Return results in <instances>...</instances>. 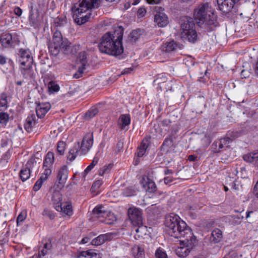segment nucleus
<instances>
[{
    "instance_id": "obj_30",
    "label": "nucleus",
    "mask_w": 258,
    "mask_h": 258,
    "mask_svg": "<svg viewBox=\"0 0 258 258\" xmlns=\"http://www.w3.org/2000/svg\"><path fill=\"white\" fill-rule=\"evenodd\" d=\"M143 179L146 182V184L143 185L145 190L150 192H153L156 191V185L154 181L149 178H147V180L144 178Z\"/></svg>"
},
{
    "instance_id": "obj_63",
    "label": "nucleus",
    "mask_w": 258,
    "mask_h": 258,
    "mask_svg": "<svg viewBox=\"0 0 258 258\" xmlns=\"http://www.w3.org/2000/svg\"><path fill=\"white\" fill-rule=\"evenodd\" d=\"M196 157L194 155H189L188 159L189 161H193L195 160Z\"/></svg>"
},
{
    "instance_id": "obj_42",
    "label": "nucleus",
    "mask_w": 258,
    "mask_h": 258,
    "mask_svg": "<svg viewBox=\"0 0 258 258\" xmlns=\"http://www.w3.org/2000/svg\"><path fill=\"white\" fill-rule=\"evenodd\" d=\"M98 113V109L96 107H93L86 113L85 117L87 119L94 117Z\"/></svg>"
},
{
    "instance_id": "obj_25",
    "label": "nucleus",
    "mask_w": 258,
    "mask_h": 258,
    "mask_svg": "<svg viewBox=\"0 0 258 258\" xmlns=\"http://www.w3.org/2000/svg\"><path fill=\"white\" fill-rule=\"evenodd\" d=\"M133 255L136 258H143L145 257L144 248L141 246L136 245L132 248Z\"/></svg>"
},
{
    "instance_id": "obj_32",
    "label": "nucleus",
    "mask_w": 258,
    "mask_h": 258,
    "mask_svg": "<svg viewBox=\"0 0 258 258\" xmlns=\"http://www.w3.org/2000/svg\"><path fill=\"white\" fill-rule=\"evenodd\" d=\"M96 251L97 250L95 249H89L87 251H83L80 252L79 257H88L89 258H92L93 257H100L99 253H97Z\"/></svg>"
},
{
    "instance_id": "obj_33",
    "label": "nucleus",
    "mask_w": 258,
    "mask_h": 258,
    "mask_svg": "<svg viewBox=\"0 0 258 258\" xmlns=\"http://www.w3.org/2000/svg\"><path fill=\"white\" fill-rule=\"evenodd\" d=\"M49 176V175H45V173L43 172L40 178L38 179L35 183L33 186L34 190L35 191L39 190L41 187L42 186L43 182L46 180Z\"/></svg>"
},
{
    "instance_id": "obj_21",
    "label": "nucleus",
    "mask_w": 258,
    "mask_h": 258,
    "mask_svg": "<svg viewBox=\"0 0 258 258\" xmlns=\"http://www.w3.org/2000/svg\"><path fill=\"white\" fill-rule=\"evenodd\" d=\"M69 170L66 166H63L59 170L57 175V179L59 183L64 184L68 177Z\"/></svg>"
},
{
    "instance_id": "obj_48",
    "label": "nucleus",
    "mask_w": 258,
    "mask_h": 258,
    "mask_svg": "<svg viewBox=\"0 0 258 258\" xmlns=\"http://www.w3.org/2000/svg\"><path fill=\"white\" fill-rule=\"evenodd\" d=\"M162 145L167 148H170L173 146V140L172 138H167L165 139Z\"/></svg>"
},
{
    "instance_id": "obj_4",
    "label": "nucleus",
    "mask_w": 258,
    "mask_h": 258,
    "mask_svg": "<svg viewBox=\"0 0 258 258\" xmlns=\"http://www.w3.org/2000/svg\"><path fill=\"white\" fill-rule=\"evenodd\" d=\"M72 8L73 17L75 22L79 25L87 22L90 18L91 12L95 7L97 0H79Z\"/></svg>"
},
{
    "instance_id": "obj_36",
    "label": "nucleus",
    "mask_w": 258,
    "mask_h": 258,
    "mask_svg": "<svg viewBox=\"0 0 258 258\" xmlns=\"http://www.w3.org/2000/svg\"><path fill=\"white\" fill-rule=\"evenodd\" d=\"M99 159L97 157H94L91 163L85 169L84 171V176H85L98 163Z\"/></svg>"
},
{
    "instance_id": "obj_61",
    "label": "nucleus",
    "mask_w": 258,
    "mask_h": 258,
    "mask_svg": "<svg viewBox=\"0 0 258 258\" xmlns=\"http://www.w3.org/2000/svg\"><path fill=\"white\" fill-rule=\"evenodd\" d=\"M95 235H96V234L95 233H94V232H90L86 236L88 238H89V239L91 240Z\"/></svg>"
},
{
    "instance_id": "obj_16",
    "label": "nucleus",
    "mask_w": 258,
    "mask_h": 258,
    "mask_svg": "<svg viewBox=\"0 0 258 258\" xmlns=\"http://www.w3.org/2000/svg\"><path fill=\"white\" fill-rule=\"evenodd\" d=\"M79 60L81 64V66L79 67L78 72L74 75V78L78 79L81 77L83 73L85 67L87 63V55L85 52H81L79 55Z\"/></svg>"
},
{
    "instance_id": "obj_38",
    "label": "nucleus",
    "mask_w": 258,
    "mask_h": 258,
    "mask_svg": "<svg viewBox=\"0 0 258 258\" xmlns=\"http://www.w3.org/2000/svg\"><path fill=\"white\" fill-rule=\"evenodd\" d=\"M140 35V30H134L130 33L129 36L130 40L131 42H135L139 39Z\"/></svg>"
},
{
    "instance_id": "obj_19",
    "label": "nucleus",
    "mask_w": 258,
    "mask_h": 258,
    "mask_svg": "<svg viewBox=\"0 0 258 258\" xmlns=\"http://www.w3.org/2000/svg\"><path fill=\"white\" fill-rule=\"evenodd\" d=\"M182 45L174 40H172L169 42H166L162 46V49L163 51L166 52H170L176 51L177 49H181Z\"/></svg>"
},
{
    "instance_id": "obj_1",
    "label": "nucleus",
    "mask_w": 258,
    "mask_h": 258,
    "mask_svg": "<svg viewBox=\"0 0 258 258\" xmlns=\"http://www.w3.org/2000/svg\"><path fill=\"white\" fill-rule=\"evenodd\" d=\"M165 225L167 232L171 236L176 238H184L180 240L181 242H185L190 246L196 240L191 229L176 215L171 214L167 216Z\"/></svg>"
},
{
    "instance_id": "obj_10",
    "label": "nucleus",
    "mask_w": 258,
    "mask_h": 258,
    "mask_svg": "<svg viewBox=\"0 0 258 258\" xmlns=\"http://www.w3.org/2000/svg\"><path fill=\"white\" fill-rule=\"evenodd\" d=\"M93 213L97 218H105V220H101V221L104 222L107 224L111 223V222L107 221V218L112 221H113L115 219V217L113 213L109 211H106L104 207L102 205L96 206L93 209Z\"/></svg>"
},
{
    "instance_id": "obj_45",
    "label": "nucleus",
    "mask_w": 258,
    "mask_h": 258,
    "mask_svg": "<svg viewBox=\"0 0 258 258\" xmlns=\"http://www.w3.org/2000/svg\"><path fill=\"white\" fill-rule=\"evenodd\" d=\"M9 115L6 112L0 113V123H5L9 121Z\"/></svg>"
},
{
    "instance_id": "obj_26",
    "label": "nucleus",
    "mask_w": 258,
    "mask_h": 258,
    "mask_svg": "<svg viewBox=\"0 0 258 258\" xmlns=\"http://www.w3.org/2000/svg\"><path fill=\"white\" fill-rule=\"evenodd\" d=\"M244 161L258 164V152L250 153L243 156ZM258 166V165H257Z\"/></svg>"
},
{
    "instance_id": "obj_46",
    "label": "nucleus",
    "mask_w": 258,
    "mask_h": 258,
    "mask_svg": "<svg viewBox=\"0 0 258 258\" xmlns=\"http://www.w3.org/2000/svg\"><path fill=\"white\" fill-rule=\"evenodd\" d=\"M55 23L57 24V26H62L67 24V19L65 16L59 17L56 20Z\"/></svg>"
},
{
    "instance_id": "obj_49",
    "label": "nucleus",
    "mask_w": 258,
    "mask_h": 258,
    "mask_svg": "<svg viewBox=\"0 0 258 258\" xmlns=\"http://www.w3.org/2000/svg\"><path fill=\"white\" fill-rule=\"evenodd\" d=\"M42 215L43 216H48L50 219H53L54 217L53 213L47 209H45L43 210Z\"/></svg>"
},
{
    "instance_id": "obj_50",
    "label": "nucleus",
    "mask_w": 258,
    "mask_h": 258,
    "mask_svg": "<svg viewBox=\"0 0 258 258\" xmlns=\"http://www.w3.org/2000/svg\"><path fill=\"white\" fill-rule=\"evenodd\" d=\"M103 181L102 180H97L94 182L93 183L92 189L93 188H98L102 184Z\"/></svg>"
},
{
    "instance_id": "obj_24",
    "label": "nucleus",
    "mask_w": 258,
    "mask_h": 258,
    "mask_svg": "<svg viewBox=\"0 0 258 258\" xmlns=\"http://www.w3.org/2000/svg\"><path fill=\"white\" fill-rule=\"evenodd\" d=\"M222 238V232L219 229H214L211 233L210 241L214 243L220 242Z\"/></svg>"
},
{
    "instance_id": "obj_3",
    "label": "nucleus",
    "mask_w": 258,
    "mask_h": 258,
    "mask_svg": "<svg viewBox=\"0 0 258 258\" xmlns=\"http://www.w3.org/2000/svg\"><path fill=\"white\" fill-rule=\"evenodd\" d=\"M194 16L201 27L209 31L213 30L218 25L216 16L208 3L200 5L195 10Z\"/></svg>"
},
{
    "instance_id": "obj_8",
    "label": "nucleus",
    "mask_w": 258,
    "mask_h": 258,
    "mask_svg": "<svg viewBox=\"0 0 258 258\" xmlns=\"http://www.w3.org/2000/svg\"><path fill=\"white\" fill-rule=\"evenodd\" d=\"M61 195L58 191L53 194L52 202L55 209L58 212H62L69 216L73 214L72 207L70 203L62 204L61 203Z\"/></svg>"
},
{
    "instance_id": "obj_17",
    "label": "nucleus",
    "mask_w": 258,
    "mask_h": 258,
    "mask_svg": "<svg viewBox=\"0 0 258 258\" xmlns=\"http://www.w3.org/2000/svg\"><path fill=\"white\" fill-rule=\"evenodd\" d=\"M112 234L110 233L100 234L92 240L91 244L95 246L100 245L106 241L111 240L112 238Z\"/></svg>"
},
{
    "instance_id": "obj_11",
    "label": "nucleus",
    "mask_w": 258,
    "mask_h": 258,
    "mask_svg": "<svg viewBox=\"0 0 258 258\" xmlns=\"http://www.w3.org/2000/svg\"><path fill=\"white\" fill-rule=\"evenodd\" d=\"M164 11V9L161 7H155L156 14L154 16V22L160 27H164L169 23L168 18Z\"/></svg>"
},
{
    "instance_id": "obj_47",
    "label": "nucleus",
    "mask_w": 258,
    "mask_h": 258,
    "mask_svg": "<svg viewBox=\"0 0 258 258\" xmlns=\"http://www.w3.org/2000/svg\"><path fill=\"white\" fill-rule=\"evenodd\" d=\"M26 213L25 212H22L18 216L17 219V225L19 226L20 222H23L26 218Z\"/></svg>"
},
{
    "instance_id": "obj_22",
    "label": "nucleus",
    "mask_w": 258,
    "mask_h": 258,
    "mask_svg": "<svg viewBox=\"0 0 258 258\" xmlns=\"http://www.w3.org/2000/svg\"><path fill=\"white\" fill-rule=\"evenodd\" d=\"M15 40V38L11 33L4 34L2 35L1 41L2 45L5 47H9L11 45L13 42Z\"/></svg>"
},
{
    "instance_id": "obj_40",
    "label": "nucleus",
    "mask_w": 258,
    "mask_h": 258,
    "mask_svg": "<svg viewBox=\"0 0 258 258\" xmlns=\"http://www.w3.org/2000/svg\"><path fill=\"white\" fill-rule=\"evenodd\" d=\"M155 254L156 258H167L166 251L161 247L156 250Z\"/></svg>"
},
{
    "instance_id": "obj_57",
    "label": "nucleus",
    "mask_w": 258,
    "mask_h": 258,
    "mask_svg": "<svg viewBox=\"0 0 258 258\" xmlns=\"http://www.w3.org/2000/svg\"><path fill=\"white\" fill-rule=\"evenodd\" d=\"M7 62L6 58L2 55H0V64H4Z\"/></svg>"
},
{
    "instance_id": "obj_60",
    "label": "nucleus",
    "mask_w": 258,
    "mask_h": 258,
    "mask_svg": "<svg viewBox=\"0 0 258 258\" xmlns=\"http://www.w3.org/2000/svg\"><path fill=\"white\" fill-rule=\"evenodd\" d=\"M229 256L231 258H235L236 257L238 256L237 253L235 251H232L229 252Z\"/></svg>"
},
{
    "instance_id": "obj_59",
    "label": "nucleus",
    "mask_w": 258,
    "mask_h": 258,
    "mask_svg": "<svg viewBox=\"0 0 258 258\" xmlns=\"http://www.w3.org/2000/svg\"><path fill=\"white\" fill-rule=\"evenodd\" d=\"M147 2L150 4H159L161 0H147Z\"/></svg>"
},
{
    "instance_id": "obj_13",
    "label": "nucleus",
    "mask_w": 258,
    "mask_h": 258,
    "mask_svg": "<svg viewBox=\"0 0 258 258\" xmlns=\"http://www.w3.org/2000/svg\"><path fill=\"white\" fill-rule=\"evenodd\" d=\"M129 219L133 225H140L143 224L141 212L139 209L133 207L128 210Z\"/></svg>"
},
{
    "instance_id": "obj_52",
    "label": "nucleus",
    "mask_w": 258,
    "mask_h": 258,
    "mask_svg": "<svg viewBox=\"0 0 258 258\" xmlns=\"http://www.w3.org/2000/svg\"><path fill=\"white\" fill-rule=\"evenodd\" d=\"M133 70H134V68H133V67L126 68L122 72L121 74L125 75V74H131L133 71Z\"/></svg>"
},
{
    "instance_id": "obj_64",
    "label": "nucleus",
    "mask_w": 258,
    "mask_h": 258,
    "mask_svg": "<svg viewBox=\"0 0 258 258\" xmlns=\"http://www.w3.org/2000/svg\"><path fill=\"white\" fill-rule=\"evenodd\" d=\"M141 0H134V1L132 2L133 5H136L139 3Z\"/></svg>"
},
{
    "instance_id": "obj_62",
    "label": "nucleus",
    "mask_w": 258,
    "mask_h": 258,
    "mask_svg": "<svg viewBox=\"0 0 258 258\" xmlns=\"http://www.w3.org/2000/svg\"><path fill=\"white\" fill-rule=\"evenodd\" d=\"M7 104H8V102H5L3 101H1V102H0V106L7 107Z\"/></svg>"
},
{
    "instance_id": "obj_6",
    "label": "nucleus",
    "mask_w": 258,
    "mask_h": 258,
    "mask_svg": "<svg viewBox=\"0 0 258 258\" xmlns=\"http://www.w3.org/2000/svg\"><path fill=\"white\" fill-rule=\"evenodd\" d=\"M70 43L66 38H63L60 32L56 31L52 40L48 43V48L52 55H57L60 50L65 51L70 47Z\"/></svg>"
},
{
    "instance_id": "obj_37",
    "label": "nucleus",
    "mask_w": 258,
    "mask_h": 258,
    "mask_svg": "<svg viewBox=\"0 0 258 258\" xmlns=\"http://www.w3.org/2000/svg\"><path fill=\"white\" fill-rule=\"evenodd\" d=\"M48 89L51 93L57 92L59 90V87L56 83L50 81L48 84Z\"/></svg>"
},
{
    "instance_id": "obj_14",
    "label": "nucleus",
    "mask_w": 258,
    "mask_h": 258,
    "mask_svg": "<svg viewBox=\"0 0 258 258\" xmlns=\"http://www.w3.org/2000/svg\"><path fill=\"white\" fill-rule=\"evenodd\" d=\"M54 157L52 152H48L45 157L43 163L44 172L46 175H50L51 173V167L54 162Z\"/></svg>"
},
{
    "instance_id": "obj_23",
    "label": "nucleus",
    "mask_w": 258,
    "mask_h": 258,
    "mask_svg": "<svg viewBox=\"0 0 258 258\" xmlns=\"http://www.w3.org/2000/svg\"><path fill=\"white\" fill-rule=\"evenodd\" d=\"M36 118L35 114H31L27 117L24 127L27 132H30L32 131V127L36 124Z\"/></svg>"
},
{
    "instance_id": "obj_28",
    "label": "nucleus",
    "mask_w": 258,
    "mask_h": 258,
    "mask_svg": "<svg viewBox=\"0 0 258 258\" xmlns=\"http://www.w3.org/2000/svg\"><path fill=\"white\" fill-rule=\"evenodd\" d=\"M149 141L147 139H144L138 148L137 155L139 157H142L145 153L149 146Z\"/></svg>"
},
{
    "instance_id": "obj_34",
    "label": "nucleus",
    "mask_w": 258,
    "mask_h": 258,
    "mask_svg": "<svg viewBox=\"0 0 258 258\" xmlns=\"http://www.w3.org/2000/svg\"><path fill=\"white\" fill-rule=\"evenodd\" d=\"M243 68H245L243 69L241 72V78L246 79L248 78L251 74V69H250V66L248 63L245 62L243 66Z\"/></svg>"
},
{
    "instance_id": "obj_53",
    "label": "nucleus",
    "mask_w": 258,
    "mask_h": 258,
    "mask_svg": "<svg viewBox=\"0 0 258 258\" xmlns=\"http://www.w3.org/2000/svg\"><path fill=\"white\" fill-rule=\"evenodd\" d=\"M14 13L16 15L20 16L22 14V11L19 7H16L14 9Z\"/></svg>"
},
{
    "instance_id": "obj_18",
    "label": "nucleus",
    "mask_w": 258,
    "mask_h": 258,
    "mask_svg": "<svg viewBox=\"0 0 258 258\" xmlns=\"http://www.w3.org/2000/svg\"><path fill=\"white\" fill-rule=\"evenodd\" d=\"M196 242V239L194 241L193 243L191 244L190 246H188V245L185 242H182L183 243V246L178 247L176 250V253L177 255L181 258H184L185 257L187 256L190 252V249L195 245Z\"/></svg>"
},
{
    "instance_id": "obj_35",
    "label": "nucleus",
    "mask_w": 258,
    "mask_h": 258,
    "mask_svg": "<svg viewBox=\"0 0 258 258\" xmlns=\"http://www.w3.org/2000/svg\"><path fill=\"white\" fill-rule=\"evenodd\" d=\"M113 166V164L111 163L104 166L102 168L99 170V175L100 176H103L105 174L108 173L112 168Z\"/></svg>"
},
{
    "instance_id": "obj_29",
    "label": "nucleus",
    "mask_w": 258,
    "mask_h": 258,
    "mask_svg": "<svg viewBox=\"0 0 258 258\" xmlns=\"http://www.w3.org/2000/svg\"><path fill=\"white\" fill-rule=\"evenodd\" d=\"M29 21L31 26L34 27H37L39 25V19L38 13L37 12H31L29 16Z\"/></svg>"
},
{
    "instance_id": "obj_55",
    "label": "nucleus",
    "mask_w": 258,
    "mask_h": 258,
    "mask_svg": "<svg viewBox=\"0 0 258 258\" xmlns=\"http://www.w3.org/2000/svg\"><path fill=\"white\" fill-rule=\"evenodd\" d=\"M0 98H1V101H3L5 102H8L7 95L6 93H2L1 95Z\"/></svg>"
},
{
    "instance_id": "obj_43",
    "label": "nucleus",
    "mask_w": 258,
    "mask_h": 258,
    "mask_svg": "<svg viewBox=\"0 0 258 258\" xmlns=\"http://www.w3.org/2000/svg\"><path fill=\"white\" fill-rule=\"evenodd\" d=\"M135 226H138L137 228L135 229V231L137 233H139V236L142 235L146 233L147 228L146 226H144L142 224L140 225H135Z\"/></svg>"
},
{
    "instance_id": "obj_56",
    "label": "nucleus",
    "mask_w": 258,
    "mask_h": 258,
    "mask_svg": "<svg viewBox=\"0 0 258 258\" xmlns=\"http://www.w3.org/2000/svg\"><path fill=\"white\" fill-rule=\"evenodd\" d=\"M254 194L255 196L258 198V181L256 183L254 187Z\"/></svg>"
},
{
    "instance_id": "obj_7",
    "label": "nucleus",
    "mask_w": 258,
    "mask_h": 258,
    "mask_svg": "<svg viewBox=\"0 0 258 258\" xmlns=\"http://www.w3.org/2000/svg\"><path fill=\"white\" fill-rule=\"evenodd\" d=\"M181 37L190 42L195 43L198 39L195 25L192 21H184L181 25Z\"/></svg>"
},
{
    "instance_id": "obj_44",
    "label": "nucleus",
    "mask_w": 258,
    "mask_h": 258,
    "mask_svg": "<svg viewBox=\"0 0 258 258\" xmlns=\"http://www.w3.org/2000/svg\"><path fill=\"white\" fill-rule=\"evenodd\" d=\"M136 191L132 187L127 188L123 192V195L125 197H131L136 195Z\"/></svg>"
},
{
    "instance_id": "obj_5",
    "label": "nucleus",
    "mask_w": 258,
    "mask_h": 258,
    "mask_svg": "<svg viewBox=\"0 0 258 258\" xmlns=\"http://www.w3.org/2000/svg\"><path fill=\"white\" fill-rule=\"evenodd\" d=\"M93 144V133H88L84 137L81 144L80 142L76 143L70 150L67 157V162H73L76 159L78 153H80L81 155L87 154L90 150Z\"/></svg>"
},
{
    "instance_id": "obj_9",
    "label": "nucleus",
    "mask_w": 258,
    "mask_h": 258,
    "mask_svg": "<svg viewBox=\"0 0 258 258\" xmlns=\"http://www.w3.org/2000/svg\"><path fill=\"white\" fill-rule=\"evenodd\" d=\"M20 62L21 64V73L24 76L26 75V71L32 68L33 58L29 49H20L19 50Z\"/></svg>"
},
{
    "instance_id": "obj_15",
    "label": "nucleus",
    "mask_w": 258,
    "mask_h": 258,
    "mask_svg": "<svg viewBox=\"0 0 258 258\" xmlns=\"http://www.w3.org/2000/svg\"><path fill=\"white\" fill-rule=\"evenodd\" d=\"M239 0H217L219 10L223 12L227 13L230 11L234 6L235 3Z\"/></svg>"
},
{
    "instance_id": "obj_58",
    "label": "nucleus",
    "mask_w": 258,
    "mask_h": 258,
    "mask_svg": "<svg viewBox=\"0 0 258 258\" xmlns=\"http://www.w3.org/2000/svg\"><path fill=\"white\" fill-rule=\"evenodd\" d=\"M164 180L165 184L169 183L173 181L172 178L171 177H165Z\"/></svg>"
},
{
    "instance_id": "obj_54",
    "label": "nucleus",
    "mask_w": 258,
    "mask_h": 258,
    "mask_svg": "<svg viewBox=\"0 0 258 258\" xmlns=\"http://www.w3.org/2000/svg\"><path fill=\"white\" fill-rule=\"evenodd\" d=\"M90 241V239H89V238H88L87 236H86L85 237H84V238H82V239L81 240L80 243V244H86V243H88V242H89Z\"/></svg>"
},
{
    "instance_id": "obj_41",
    "label": "nucleus",
    "mask_w": 258,
    "mask_h": 258,
    "mask_svg": "<svg viewBox=\"0 0 258 258\" xmlns=\"http://www.w3.org/2000/svg\"><path fill=\"white\" fill-rule=\"evenodd\" d=\"M65 147H66V143L63 141H59L57 143V153L60 155H63L64 153Z\"/></svg>"
},
{
    "instance_id": "obj_12",
    "label": "nucleus",
    "mask_w": 258,
    "mask_h": 258,
    "mask_svg": "<svg viewBox=\"0 0 258 258\" xmlns=\"http://www.w3.org/2000/svg\"><path fill=\"white\" fill-rule=\"evenodd\" d=\"M31 164H33V167H35L36 171H38L39 167V163H37L34 158H30L25 165V166L21 169L20 173V176L23 181H26L30 177Z\"/></svg>"
},
{
    "instance_id": "obj_27",
    "label": "nucleus",
    "mask_w": 258,
    "mask_h": 258,
    "mask_svg": "<svg viewBox=\"0 0 258 258\" xmlns=\"http://www.w3.org/2000/svg\"><path fill=\"white\" fill-rule=\"evenodd\" d=\"M52 247V244L51 242L49 240L46 241L42 247L40 249L39 251V256H44L46 254L49 253L51 251V248Z\"/></svg>"
},
{
    "instance_id": "obj_2",
    "label": "nucleus",
    "mask_w": 258,
    "mask_h": 258,
    "mask_svg": "<svg viewBox=\"0 0 258 258\" xmlns=\"http://www.w3.org/2000/svg\"><path fill=\"white\" fill-rule=\"evenodd\" d=\"M123 28L121 26L116 27L113 32L105 33L98 44L100 51L109 55H118L123 52L122 40Z\"/></svg>"
},
{
    "instance_id": "obj_39",
    "label": "nucleus",
    "mask_w": 258,
    "mask_h": 258,
    "mask_svg": "<svg viewBox=\"0 0 258 258\" xmlns=\"http://www.w3.org/2000/svg\"><path fill=\"white\" fill-rule=\"evenodd\" d=\"M231 142V140L227 137L221 139L216 144H218L219 149H220L223 148L225 146H227Z\"/></svg>"
},
{
    "instance_id": "obj_51",
    "label": "nucleus",
    "mask_w": 258,
    "mask_h": 258,
    "mask_svg": "<svg viewBox=\"0 0 258 258\" xmlns=\"http://www.w3.org/2000/svg\"><path fill=\"white\" fill-rule=\"evenodd\" d=\"M146 13V11L144 8H140L138 11V14L140 17H143Z\"/></svg>"
},
{
    "instance_id": "obj_31",
    "label": "nucleus",
    "mask_w": 258,
    "mask_h": 258,
    "mask_svg": "<svg viewBox=\"0 0 258 258\" xmlns=\"http://www.w3.org/2000/svg\"><path fill=\"white\" fill-rule=\"evenodd\" d=\"M131 122L130 116L128 114H122L119 118V123L121 130L125 128Z\"/></svg>"
},
{
    "instance_id": "obj_20",
    "label": "nucleus",
    "mask_w": 258,
    "mask_h": 258,
    "mask_svg": "<svg viewBox=\"0 0 258 258\" xmlns=\"http://www.w3.org/2000/svg\"><path fill=\"white\" fill-rule=\"evenodd\" d=\"M51 105L48 102L39 103L36 107L37 117H43L50 109Z\"/></svg>"
}]
</instances>
